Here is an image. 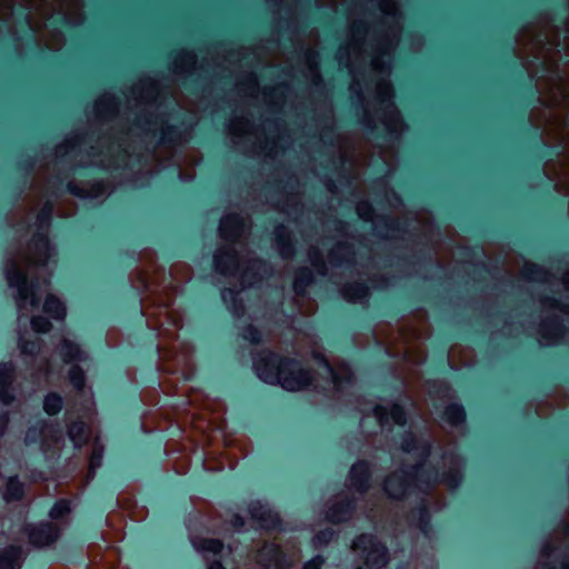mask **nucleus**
<instances>
[{
  "label": "nucleus",
  "mask_w": 569,
  "mask_h": 569,
  "mask_svg": "<svg viewBox=\"0 0 569 569\" xmlns=\"http://www.w3.org/2000/svg\"><path fill=\"white\" fill-rule=\"evenodd\" d=\"M268 365L277 367V373H269L261 369L259 362H254V369L258 377L267 382H278L284 390L299 391L308 387L311 382L309 372L303 370L296 361L284 360L278 361L273 356L268 358Z\"/></svg>",
  "instance_id": "2"
},
{
  "label": "nucleus",
  "mask_w": 569,
  "mask_h": 569,
  "mask_svg": "<svg viewBox=\"0 0 569 569\" xmlns=\"http://www.w3.org/2000/svg\"><path fill=\"white\" fill-rule=\"evenodd\" d=\"M419 449H420V451H421V452H420V455H421V456H426V455H428V453H429V447H428L426 443H422V445L419 447Z\"/></svg>",
  "instance_id": "43"
},
{
  "label": "nucleus",
  "mask_w": 569,
  "mask_h": 569,
  "mask_svg": "<svg viewBox=\"0 0 569 569\" xmlns=\"http://www.w3.org/2000/svg\"><path fill=\"white\" fill-rule=\"evenodd\" d=\"M298 287H299V284H298V282H296V283H295V288H296V290H298Z\"/></svg>",
  "instance_id": "49"
},
{
  "label": "nucleus",
  "mask_w": 569,
  "mask_h": 569,
  "mask_svg": "<svg viewBox=\"0 0 569 569\" xmlns=\"http://www.w3.org/2000/svg\"><path fill=\"white\" fill-rule=\"evenodd\" d=\"M62 398L57 393H49L43 400V409L48 415H56L62 408Z\"/></svg>",
  "instance_id": "23"
},
{
  "label": "nucleus",
  "mask_w": 569,
  "mask_h": 569,
  "mask_svg": "<svg viewBox=\"0 0 569 569\" xmlns=\"http://www.w3.org/2000/svg\"><path fill=\"white\" fill-rule=\"evenodd\" d=\"M37 249L40 253H43L47 258H49L53 251L49 241L47 239H40L37 243Z\"/></svg>",
  "instance_id": "35"
},
{
  "label": "nucleus",
  "mask_w": 569,
  "mask_h": 569,
  "mask_svg": "<svg viewBox=\"0 0 569 569\" xmlns=\"http://www.w3.org/2000/svg\"><path fill=\"white\" fill-rule=\"evenodd\" d=\"M14 366L6 362L0 363V405L9 406L14 401L12 388ZM8 426V412L0 408V438L4 435Z\"/></svg>",
  "instance_id": "5"
},
{
  "label": "nucleus",
  "mask_w": 569,
  "mask_h": 569,
  "mask_svg": "<svg viewBox=\"0 0 569 569\" xmlns=\"http://www.w3.org/2000/svg\"><path fill=\"white\" fill-rule=\"evenodd\" d=\"M283 232H284V228H283V227H278V228L276 229V234H277V237H280Z\"/></svg>",
  "instance_id": "45"
},
{
  "label": "nucleus",
  "mask_w": 569,
  "mask_h": 569,
  "mask_svg": "<svg viewBox=\"0 0 569 569\" xmlns=\"http://www.w3.org/2000/svg\"><path fill=\"white\" fill-rule=\"evenodd\" d=\"M86 433V427L81 422H76L70 426L68 435L74 447H80Z\"/></svg>",
  "instance_id": "25"
},
{
  "label": "nucleus",
  "mask_w": 569,
  "mask_h": 569,
  "mask_svg": "<svg viewBox=\"0 0 569 569\" xmlns=\"http://www.w3.org/2000/svg\"><path fill=\"white\" fill-rule=\"evenodd\" d=\"M59 352L64 362L82 361L87 358L80 347L69 338H63Z\"/></svg>",
  "instance_id": "13"
},
{
  "label": "nucleus",
  "mask_w": 569,
  "mask_h": 569,
  "mask_svg": "<svg viewBox=\"0 0 569 569\" xmlns=\"http://www.w3.org/2000/svg\"><path fill=\"white\" fill-rule=\"evenodd\" d=\"M208 569H224L220 562L213 561L208 566Z\"/></svg>",
  "instance_id": "44"
},
{
  "label": "nucleus",
  "mask_w": 569,
  "mask_h": 569,
  "mask_svg": "<svg viewBox=\"0 0 569 569\" xmlns=\"http://www.w3.org/2000/svg\"><path fill=\"white\" fill-rule=\"evenodd\" d=\"M242 337H243V339H246L252 343H257L261 339L260 332L252 326H248L247 328H244V330L242 332Z\"/></svg>",
  "instance_id": "33"
},
{
  "label": "nucleus",
  "mask_w": 569,
  "mask_h": 569,
  "mask_svg": "<svg viewBox=\"0 0 569 569\" xmlns=\"http://www.w3.org/2000/svg\"><path fill=\"white\" fill-rule=\"evenodd\" d=\"M192 546L206 559L219 555L223 549L222 542L218 539H193Z\"/></svg>",
  "instance_id": "14"
},
{
  "label": "nucleus",
  "mask_w": 569,
  "mask_h": 569,
  "mask_svg": "<svg viewBox=\"0 0 569 569\" xmlns=\"http://www.w3.org/2000/svg\"><path fill=\"white\" fill-rule=\"evenodd\" d=\"M332 536H333V532L330 530L320 531L319 533H317L313 537L312 543L317 548L325 546L326 543H328L331 540Z\"/></svg>",
  "instance_id": "32"
},
{
  "label": "nucleus",
  "mask_w": 569,
  "mask_h": 569,
  "mask_svg": "<svg viewBox=\"0 0 569 569\" xmlns=\"http://www.w3.org/2000/svg\"><path fill=\"white\" fill-rule=\"evenodd\" d=\"M443 481L451 489H455L461 482V473L460 470H453L450 475L443 477Z\"/></svg>",
  "instance_id": "34"
},
{
  "label": "nucleus",
  "mask_w": 569,
  "mask_h": 569,
  "mask_svg": "<svg viewBox=\"0 0 569 569\" xmlns=\"http://www.w3.org/2000/svg\"><path fill=\"white\" fill-rule=\"evenodd\" d=\"M60 431L51 425L41 423L28 429L24 441L26 443L41 441V449L44 451L49 447V440H58Z\"/></svg>",
  "instance_id": "8"
},
{
  "label": "nucleus",
  "mask_w": 569,
  "mask_h": 569,
  "mask_svg": "<svg viewBox=\"0 0 569 569\" xmlns=\"http://www.w3.org/2000/svg\"><path fill=\"white\" fill-rule=\"evenodd\" d=\"M4 273L10 288L16 289L14 300L18 309V322L21 326L29 313L38 309V302L33 293V284L28 286L27 277L18 270L14 261L6 263Z\"/></svg>",
  "instance_id": "3"
},
{
  "label": "nucleus",
  "mask_w": 569,
  "mask_h": 569,
  "mask_svg": "<svg viewBox=\"0 0 569 569\" xmlns=\"http://www.w3.org/2000/svg\"><path fill=\"white\" fill-rule=\"evenodd\" d=\"M50 214H51V210L50 208H44L38 216L37 218V223L39 226V228L43 227L44 224L48 223L49 219H50Z\"/></svg>",
  "instance_id": "37"
},
{
  "label": "nucleus",
  "mask_w": 569,
  "mask_h": 569,
  "mask_svg": "<svg viewBox=\"0 0 569 569\" xmlns=\"http://www.w3.org/2000/svg\"><path fill=\"white\" fill-rule=\"evenodd\" d=\"M563 282H565L566 289L569 291V272L566 274Z\"/></svg>",
  "instance_id": "46"
},
{
  "label": "nucleus",
  "mask_w": 569,
  "mask_h": 569,
  "mask_svg": "<svg viewBox=\"0 0 569 569\" xmlns=\"http://www.w3.org/2000/svg\"><path fill=\"white\" fill-rule=\"evenodd\" d=\"M549 307H555L557 305V301L556 300H548L546 302Z\"/></svg>",
  "instance_id": "47"
},
{
  "label": "nucleus",
  "mask_w": 569,
  "mask_h": 569,
  "mask_svg": "<svg viewBox=\"0 0 569 569\" xmlns=\"http://www.w3.org/2000/svg\"><path fill=\"white\" fill-rule=\"evenodd\" d=\"M258 562L266 569H289L292 562L273 545H266L258 553Z\"/></svg>",
  "instance_id": "6"
},
{
  "label": "nucleus",
  "mask_w": 569,
  "mask_h": 569,
  "mask_svg": "<svg viewBox=\"0 0 569 569\" xmlns=\"http://www.w3.org/2000/svg\"><path fill=\"white\" fill-rule=\"evenodd\" d=\"M357 213L361 219L366 221L371 220L373 217L372 208L366 201H361L357 204Z\"/></svg>",
  "instance_id": "31"
},
{
  "label": "nucleus",
  "mask_w": 569,
  "mask_h": 569,
  "mask_svg": "<svg viewBox=\"0 0 569 569\" xmlns=\"http://www.w3.org/2000/svg\"><path fill=\"white\" fill-rule=\"evenodd\" d=\"M43 311L56 320H63L66 317V307L54 296L47 297L43 305Z\"/></svg>",
  "instance_id": "19"
},
{
  "label": "nucleus",
  "mask_w": 569,
  "mask_h": 569,
  "mask_svg": "<svg viewBox=\"0 0 569 569\" xmlns=\"http://www.w3.org/2000/svg\"><path fill=\"white\" fill-rule=\"evenodd\" d=\"M0 491L6 501L18 500L22 497L23 486L16 477L3 478L0 475Z\"/></svg>",
  "instance_id": "11"
},
{
  "label": "nucleus",
  "mask_w": 569,
  "mask_h": 569,
  "mask_svg": "<svg viewBox=\"0 0 569 569\" xmlns=\"http://www.w3.org/2000/svg\"><path fill=\"white\" fill-rule=\"evenodd\" d=\"M522 273L529 280H541L543 270L536 264H526Z\"/></svg>",
  "instance_id": "30"
},
{
  "label": "nucleus",
  "mask_w": 569,
  "mask_h": 569,
  "mask_svg": "<svg viewBox=\"0 0 569 569\" xmlns=\"http://www.w3.org/2000/svg\"><path fill=\"white\" fill-rule=\"evenodd\" d=\"M30 325L36 333L47 332L50 330V322L41 316H32L30 318Z\"/></svg>",
  "instance_id": "28"
},
{
  "label": "nucleus",
  "mask_w": 569,
  "mask_h": 569,
  "mask_svg": "<svg viewBox=\"0 0 569 569\" xmlns=\"http://www.w3.org/2000/svg\"><path fill=\"white\" fill-rule=\"evenodd\" d=\"M413 438L411 435H406V437L403 438V441H402V450L405 452H408L410 453L415 448L412 447V443H413Z\"/></svg>",
  "instance_id": "38"
},
{
  "label": "nucleus",
  "mask_w": 569,
  "mask_h": 569,
  "mask_svg": "<svg viewBox=\"0 0 569 569\" xmlns=\"http://www.w3.org/2000/svg\"><path fill=\"white\" fill-rule=\"evenodd\" d=\"M238 293L231 289H226L222 291L221 297L223 302L230 309V311L236 316L240 317L242 315L243 308L240 303H238Z\"/></svg>",
  "instance_id": "21"
},
{
  "label": "nucleus",
  "mask_w": 569,
  "mask_h": 569,
  "mask_svg": "<svg viewBox=\"0 0 569 569\" xmlns=\"http://www.w3.org/2000/svg\"><path fill=\"white\" fill-rule=\"evenodd\" d=\"M353 550L359 553L369 568H380L388 562L387 548L371 535H361L353 542Z\"/></svg>",
  "instance_id": "4"
},
{
  "label": "nucleus",
  "mask_w": 569,
  "mask_h": 569,
  "mask_svg": "<svg viewBox=\"0 0 569 569\" xmlns=\"http://www.w3.org/2000/svg\"><path fill=\"white\" fill-rule=\"evenodd\" d=\"M70 512V503L61 500L57 502L50 510L49 515L51 519H62Z\"/></svg>",
  "instance_id": "26"
},
{
  "label": "nucleus",
  "mask_w": 569,
  "mask_h": 569,
  "mask_svg": "<svg viewBox=\"0 0 569 569\" xmlns=\"http://www.w3.org/2000/svg\"><path fill=\"white\" fill-rule=\"evenodd\" d=\"M547 330H548L547 326H542L540 329V338H539L540 345L550 346V345L556 343L561 335L560 327L558 325L551 326L550 330L552 332V336L550 338L547 337V335H546Z\"/></svg>",
  "instance_id": "24"
},
{
  "label": "nucleus",
  "mask_w": 569,
  "mask_h": 569,
  "mask_svg": "<svg viewBox=\"0 0 569 569\" xmlns=\"http://www.w3.org/2000/svg\"><path fill=\"white\" fill-rule=\"evenodd\" d=\"M69 378H70V381L71 383L77 388V389H81L83 387V383H84V376H83V372L82 370L77 367V366H73L70 371H69Z\"/></svg>",
  "instance_id": "29"
},
{
  "label": "nucleus",
  "mask_w": 569,
  "mask_h": 569,
  "mask_svg": "<svg viewBox=\"0 0 569 569\" xmlns=\"http://www.w3.org/2000/svg\"><path fill=\"white\" fill-rule=\"evenodd\" d=\"M325 560L320 556H316L312 559L308 560L302 569H320L323 565Z\"/></svg>",
  "instance_id": "36"
},
{
  "label": "nucleus",
  "mask_w": 569,
  "mask_h": 569,
  "mask_svg": "<svg viewBox=\"0 0 569 569\" xmlns=\"http://www.w3.org/2000/svg\"><path fill=\"white\" fill-rule=\"evenodd\" d=\"M345 296L348 297L349 299H355L356 298V297L349 296L347 290H345Z\"/></svg>",
  "instance_id": "48"
},
{
  "label": "nucleus",
  "mask_w": 569,
  "mask_h": 569,
  "mask_svg": "<svg viewBox=\"0 0 569 569\" xmlns=\"http://www.w3.org/2000/svg\"><path fill=\"white\" fill-rule=\"evenodd\" d=\"M101 459H102L101 453L93 455L91 462H90L91 470H94L96 468H98L101 465Z\"/></svg>",
  "instance_id": "40"
},
{
  "label": "nucleus",
  "mask_w": 569,
  "mask_h": 569,
  "mask_svg": "<svg viewBox=\"0 0 569 569\" xmlns=\"http://www.w3.org/2000/svg\"><path fill=\"white\" fill-rule=\"evenodd\" d=\"M241 228V219L237 214H227L220 220L219 231L226 239L238 236Z\"/></svg>",
  "instance_id": "16"
},
{
  "label": "nucleus",
  "mask_w": 569,
  "mask_h": 569,
  "mask_svg": "<svg viewBox=\"0 0 569 569\" xmlns=\"http://www.w3.org/2000/svg\"><path fill=\"white\" fill-rule=\"evenodd\" d=\"M315 358H317L322 363V367H323V370L326 372V376H327V378L330 379V381L333 385V387L336 389H341L342 388V382L340 381L338 376L333 372L332 368L328 365V362L322 357H320L318 355H315Z\"/></svg>",
  "instance_id": "27"
},
{
  "label": "nucleus",
  "mask_w": 569,
  "mask_h": 569,
  "mask_svg": "<svg viewBox=\"0 0 569 569\" xmlns=\"http://www.w3.org/2000/svg\"><path fill=\"white\" fill-rule=\"evenodd\" d=\"M19 348L22 355L33 356L40 350V341L38 337L29 333L19 332Z\"/></svg>",
  "instance_id": "18"
},
{
  "label": "nucleus",
  "mask_w": 569,
  "mask_h": 569,
  "mask_svg": "<svg viewBox=\"0 0 569 569\" xmlns=\"http://www.w3.org/2000/svg\"><path fill=\"white\" fill-rule=\"evenodd\" d=\"M21 550L16 547L6 548L0 552V569H19Z\"/></svg>",
  "instance_id": "17"
},
{
  "label": "nucleus",
  "mask_w": 569,
  "mask_h": 569,
  "mask_svg": "<svg viewBox=\"0 0 569 569\" xmlns=\"http://www.w3.org/2000/svg\"><path fill=\"white\" fill-rule=\"evenodd\" d=\"M438 480L439 476L431 466L421 463L412 467L410 471L401 470L391 473L383 482V490L389 498L400 499L411 488L425 491Z\"/></svg>",
  "instance_id": "1"
},
{
  "label": "nucleus",
  "mask_w": 569,
  "mask_h": 569,
  "mask_svg": "<svg viewBox=\"0 0 569 569\" xmlns=\"http://www.w3.org/2000/svg\"><path fill=\"white\" fill-rule=\"evenodd\" d=\"M243 521L242 519L239 517V516H236L234 519H233V526L237 528V529H241L243 527Z\"/></svg>",
  "instance_id": "42"
},
{
  "label": "nucleus",
  "mask_w": 569,
  "mask_h": 569,
  "mask_svg": "<svg viewBox=\"0 0 569 569\" xmlns=\"http://www.w3.org/2000/svg\"><path fill=\"white\" fill-rule=\"evenodd\" d=\"M445 419L452 426H458L465 420V410L460 405H450L445 410Z\"/></svg>",
  "instance_id": "22"
},
{
  "label": "nucleus",
  "mask_w": 569,
  "mask_h": 569,
  "mask_svg": "<svg viewBox=\"0 0 569 569\" xmlns=\"http://www.w3.org/2000/svg\"><path fill=\"white\" fill-rule=\"evenodd\" d=\"M373 413L381 427L389 425L391 421L399 426H403L406 422L403 409L393 402L376 406Z\"/></svg>",
  "instance_id": "7"
},
{
  "label": "nucleus",
  "mask_w": 569,
  "mask_h": 569,
  "mask_svg": "<svg viewBox=\"0 0 569 569\" xmlns=\"http://www.w3.org/2000/svg\"><path fill=\"white\" fill-rule=\"evenodd\" d=\"M249 513L261 527H269L273 522L272 511L261 501L251 502L249 505Z\"/></svg>",
  "instance_id": "12"
},
{
  "label": "nucleus",
  "mask_w": 569,
  "mask_h": 569,
  "mask_svg": "<svg viewBox=\"0 0 569 569\" xmlns=\"http://www.w3.org/2000/svg\"><path fill=\"white\" fill-rule=\"evenodd\" d=\"M216 271L221 274L231 273L236 267V257L230 251L218 250L213 257Z\"/></svg>",
  "instance_id": "15"
},
{
  "label": "nucleus",
  "mask_w": 569,
  "mask_h": 569,
  "mask_svg": "<svg viewBox=\"0 0 569 569\" xmlns=\"http://www.w3.org/2000/svg\"><path fill=\"white\" fill-rule=\"evenodd\" d=\"M29 541L37 547H44L58 538V530L50 523H39L28 527Z\"/></svg>",
  "instance_id": "9"
},
{
  "label": "nucleus",
  "mask_w": 569,
  "mask_h": 569,
  "mask_svg": "<svg viewBox=\"0 0 569 569\" xmlns=\"http://www.w3.org/2000/svg\"><path fill=\"white\" fill-rule=\"evenodd\" d=\"M379 94L381 96V99H387L391 94V88L388 82H383L379 87Z\"/></svg>",
  "instance_id": "39"
},
{
  "label": "nucleus",
  "mask_w": 569,
  "mask_h": 569,
  "mask_svg": "<svg viewBox=\"0 0 569 569\" xmlns=\"http://www.w3.org/2000/svg\"><path fill=\"white\" fill-rule=\"evenodd\" d=\"M351 508L350 502L342 503L341 506L339 503H335L328 509L327 518L331 522L345 521L350 517Z\"/></svg>",
  "instance_id": "20"
},
{
  "label": "nucleus",
  "mask_w": 569,
  "mask_h": 569,
  "mask_svg": "<svg viewBox=\"0 0 569 569\" xmlns=\"http://www.w3.org/2000/svg\"><path fill=\"white\" fill-rule=\"evenodd\" d=\"M278 250H279V252H280V254H281L282 257H287V256H289V254H290V252H291V249H290L289 247L284 246V244L279 246Z\"/></svg>",
  "instance_id": "41"
},
{
  "label": "nucleus",
  "mask_w": 569,
  "mask_h": 569,
  "mask_svg": "<svg viewBox=\"0 0 569 569\" xmlns=\"http://www.w3.org/2000/svg\"><path fill=\"white\" fill-rule=\"evenodd\" d=\"M370 475L369 466L366 462L355 463L349 475L350 487L360 493L365 492L369 488Z\"/></svg>",
  "instance_id": "10"
}]
</instances>
